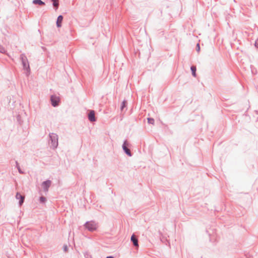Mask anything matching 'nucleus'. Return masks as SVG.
<instances>
[{"instance_id":"obj_5","label":"nucleus","mask_w":258,"mask_h":258,"mask_svg":"<svg viewBox=\"0 0 258 258\" xmlns=\"http://www.w3.org/2000/svg\"><path fill=\"white\" fill-rule=\"evenodd\" d=\"M127 143L126 142H124L122 148L124 152L126 153L127 155H128L129 156H131V153L130 152V149H128L127 147Z\"/></svg>"},{"instance_id":"obj_12","label":"nucleus","mask_w":258,"mask_h":258,"mask_svg":"<svg viewBox=\"0 0 258 258\" xmlns=\"http://www.w3.org/2000/svg\"><path fill=\"white\" fill-rule=\"evenodd\" d=\"M127 102L126 101H123L122 102L121 106L120 107L121 110H123V108L126 106Z\"/></svg>"},{"instance_id":"obj_9","label":"nucleus","mask_w":258,"mask_h":258,"mask_svg":"<svg viewBox=\"0 0 258 258\" xmlns=\"http://www.w3.org/2000/svg\"><path fill=\"white\" fill-rule=\"evenodd\" d=\"M131 240L133 241L134 245L136 246H138V239L133 235L131 237Z\"/></svg>"},{"instance_id":"obj_6","label":"nucleus","mask_w":258,"mask_h":258,"mask_svg":"<svg viewBox=\"0 0 258 258\" xmlns=\"http://www.w3.org/2000/svg\"><path fill=\"white\" fill-rule=\"evenodd\" d=\"M50 184L51 181L50 180L44 181L42 183L43 188L45 191H47L48 188L50 186Z\"/></svg>"},{"instance_id":"obj_8","label":"nucleus","mask_w":258,"mask_h":258,"mask_svg":"<svg viewBox=\"0 0 258 258\" xmlns=\"http://www.w3.org/2000/svg\"><path fill=\"white\" fill-rule=\"evenodd\" d=\"M63 20V17L61 15L59 16L57 18L56 21V25L58 27H60L61 26V23Z\"/></svg>"},{"instance_id":"obj_16","label":"nucleus","mask_w":258,"mask_h":258,"mask_svg":"<svg viewBox=\"0 0 258 258\" xmlns=\"http://www.w3.org/2000/svg\"><path fill=\"white\" fill-rule=\"evenodd\" d=\"M197 50H198V51H200V45H199V44H197Z\"/></svg>"},{"instance_id":"obj_11","label":"nucleus","mask_w":258,"mask_h":258,"mask_svg":"<svg viewBox=\"0 0 258 258\" xmlns=\"http://www.w3.org/2000/svg\"><path fill=\"white\" fill-rule=\"evenodd\" d=\"M191 70L192 72V75L194 77L196 76V67L195 66H192L191 67Z\"/></svg>"},{"instance_id":"obj_2","label":"nucleus","mask_w":258,"mask_h":258,"mask_svg":"<svg viewBox=\"0 0 258 258\" xmlns=\"http://www.w3.org/2000/svg\"><path fill=\"white\" fill-rule=\"evenodd\" d=\"M51 102L53 106H56L58 104L59 98L55 95H52L51 97Z\"/></svg>"},{"instance_id":"obj_3","label":"nucleus","mask_w":258,"mask_h":258,"mask_svg":"<svg viewBox=\"0 0 258 258\" xmlns=\"http://www.w3.org/2000/svg\"><path fill=\"white\" fill-rule=\"evenodd\" d=\"M21 59H22V61L24 68L26 69H28L29 68V65L27 58L25 56L22 55Z\"/></svg>"},{"instance_id":"obj_10","label":"nucleus","mask_w":258,"mask_h":258,"mask_svg":"<svg viewBox=\"0 0 258 258\" xmlns=\"http://www.w3.org/2000/svg\"><path fill=\"white\" fill-rule=\"evenodd\" d=\"M33 3L35 4H38L40 5H44V3L41 0H34Z\"/></svg>"},{"instance_id":"obj_4","label":"nucleus","mask_w":258,"mask_h":258,"mask_svg":"<svg viewBox=\"0 0 258 258\" xmlns=\"http://www.w3.org/2000/svg\"><path fill=\"white\" fill-rule=\"evenodd\" d=\"M88 118L90 121H95L96 120L95 116V111L94 110L90 111V112L88 114Z\"/></svg>"},{"instance_id":"obj_14","label":"nucleus","mask_w":258,"mask_h":258,"mask_svg":"<svg viewBox=\"0 0 258 258\" xmlns=\"http://www.w3.org/2000/svg\"><path fill=\"white\" fill-rule=\"evenodd\" d=\"M148 123L153 124L154 123V120L153 118H148Z\"/></svg>"},{"instance_id":"obj_15","label":"nucleus","mask_w":258,"mask_h":258,"mask_svg":"<svg viewBox=\"0 0 258 258\" xmlns=\"http://www.w3.org/2000/svg\"><path fill=\"white\" fill-rule=\"evenodd\" d=\"M45 201H46V199H45V198L44 197H41L40 198V201L41 203H44L45 202Z\"/></svg>"},{"instance_id":"obj_7","label":"nucleus","mask_w":258,"mask_h":258,"mask_svg":"<svg viewBox=\"0 0 258 258\" xmlns=\"http://www.w3.org/2000/svg\"><path fill=\"white\" fill-rule=\"evenodd\" d=\"M16 197L17 199H20L19 204L20 205H22L24 200V196H22L18 192L16 194Z\"/></svg>"},{"instance_id":"obj_1","label":"nucleus","mask_w":258,"mask_h":258,"mask_svg":"<svg viewBox=\"0 0 258 258\" xmlns=\"http://www.w3.org/2000/svg\"><path fill=\"white\" fill-rule=\"evenodd\" d=\"M85 226L90 231H94L97 229V225L94 222H88L86 223Z\"/></svg>"},{"instance_id":"obj_17","label":"nucleus","mask_w":258,"mask_h":258,"mask_svg":"<svg viewBox=\"0 0 258 258\" xmlns=\"http://www.w3.org/2000/svg\"><path fill=\"white\" fill-rule=\"evenodd\" d=\"M63 248H64V250L65 251H68V247H67V245L64 246Z\"/></svg>"},{"instance_id":"obj_13","label":"nucleus","mask_w":258,"mask_h":258,"mask_svg":"<svg viewBox=\"0 0 258 258\" xmlns=\"http://www.w3.org/2000/svg\"><path fill=\"white\" fill-rule=\"evenodd\" d=\"M53 2V6L57 8L58 6V2L57 0H51Z\"/></svg>"},{"instance_id":"obj_18","label":"nucleus","mask_w":258,"mask_h":258,"mask_svg":"<svg viewBox=\"0 0 258 258\" xmlns=\"http://www.w3.org/2000/svg\"><path fill=\"white\" fill-rule=\"evenodd\" d=\"M106 258H113V257L110 256H107Z\"/></svg>"}]
</instances>
